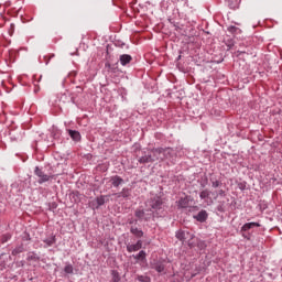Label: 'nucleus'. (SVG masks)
Masks as SVG:
<instances>
[{
  "label": "nucleus",
  "instance_id": "f257e3e1",
  "mask_svg": "<svg viewBox=\"0 0 282 282\" xmlns=\"http://www.w3.org/2000/svg\"><path fill=\"white\" fill-rule=\"evenodd\" d=\"M149 206H150V214L152 217L156 215V217L164 210V199L160 196H154L150 198L149 200Z\"/></svg>",
  "mask_w": 282,
  "mask_h": 282
},
{
  "label": "nucleus",
  "instance_id": "f03ea898",
  "mask_svg": "<svg viewBox=\"0 0 282 282\" xmlns=\"http://www.w3.org/2000/svg\"><path fill=\"white\" fill-rule=\"evenodd\" d=\"M252 228H261V224L259 223H246L241 228H240V235L243 237V239H247V241H250L252 239V234L250 230Z\"/></svg>",
  "mask_w": 282,
  "mask_h": 282
},
{
  "label": "nucleus",
  "instance_id": "7ed1b4c3",
  "mask_svg": "<svg viewBox=\"0 0 282 282\" xmlns=\"http://www.w3.org/2000/svg\"><path fill=\"white\" fill-rule=\"evenodd\" d=\"M151 162H164V152L162 151V148H154L149 150Z\"/></svg>",
  "mask_w": 282,
  "mask_h": 282
},
{
  "label": "nucleus",
  "instance_id": "20e7f679",
  "mask_svg": "<svg viewBox=\"0 0 282 282\" xmlns=\"http://www.w3.org/2000/svg\"><path fill=\"white\" fill-rule=\"evenodd\" d=\"M34 173L36 177H39V184H45V182H50V180H54V175L52 174H45L42 169L39 166L35 167Z\"/></svg>",
  "mask_w": 282,
  "mask_h": 282
},
{
  "label": "nucleus",
  "instance_id": "39448f33",
  "mask_svg": "<svg viewBox=\"0 0 282 282\" xmlns=\"http://www.w3.org/2000/svg\"><path fill=\"white\" fill-rule=\"evenodd\" d=\"M150 268L159 272V274H166V264H164V260H154L150 263Z\"/></svg>",
  "mask_w": 282,
  "mask_h": 282
},
{
  "label": "nucleus",
  "instance_id": "423d86ee",
  "mask_svg": "<svg viewBox=\"0 0 282 282\" xmlns=\"http://www.w3.org/2000/svg\"><path fill=\"white\" fill-rule=\"evenodd\" d=\"M193 237L195 236L189 231H184V230L176 231V239H178V241H188L189 248H193V245H191V239H193Z\"/></svg>",
  "mask_w": 282,
  "mask_h": 282
},
{
  "label": "nucleus",
  "instance_id": "0eeeda50",
  "mask_svg": "<svg viewBox=\"0 0 282 282\" xmlns=\"http://www.w3.org/2000/svg\"><path fill=\"white\" fill-rule=\"evenodd\" d=\"M134 217L139 219V221H151V217H153V214L148 213L144 209L138 208L134 212Z\"/></svg>",
  "mask_w": 282,
  "mask_h": 282
},
{
  "label": "nucleus",
  "instance_id": "6e6552de",
  "mask_svg": "<svg viewBox=\"0 0 282 282\" xmlns=\"http://www.w3.org/2000/svg\"><path fill=\"white\" fill-rule=\"evenodd\" d=\"M210 191L209 189H203L199 193V197L200 199H204L205 204L207 206H213L215 204V200L210 197Z\"/></svg>",
  "mask_w": 282,
  "mask_h": 282
},
{
  "label": "nucleus",
  "instance_id": "1a4fd4ad",
  "mask_svg": "<svg viewBox=\"0 0 282 282\" xmlns=\"http://www.w3.org/2000/svg\"><path fill=\"white\" fill-rule=\"evenodd\" d=\"M113 196L116 199H131V188L123 187L121 192L115 193Z\"/></svg>",
  "mask_w": 282,
  "mask_h": 282
},
{
  "label": "nucleus",
  "instance_id": "9d476101",
  "mask_svg": "<svg viewBox=\"0 0 282 282\" xmlns=\"http://www.w3.org/2000/svg\"><path fill=\"white\" fill-rule=\"evenodd\" d=\"M139 164H152L151 154L148 152H143L141 156L138 159Z\"/></svg>",
  "mask_w": 282,
  "mask_h": 282
},
{
  "label": "nucleus",
  "instance_id": "9b49d317",
  "mask_svg": "<svg viewBox=\"0 0 282 282\" xmlns=\"http://www.w3.org/2000/svg\"><path fill=\"white\" fill-rule=\"evenodd\" d=\"M194 219H196V221H199L200 224H204V221L208 219V212L202 209L196 216H194Z\"/></svg>",
  "mask_w": 282,
  "mask_h": 282
},
{
  "label": "nucleus",
  "instance_id": "f8f14e48",
  "mask_svg": "<svg viewBox=\"0 0 282 282\" xmlns=\"http://www.w3.org/2000/svg\"><path fill=\"white\" fill-rule=\"evenodd\" d=\"M110 183L112 184V186L115 188H118V186H121V184H124V178H122L118 175H115V176L110 177Z\"/></svg>",
  "mask_w": 282,
  "mask_h": 282
},
{
  "label": "nucleus",
  "instance_id": "ddd939ff",
  "mask_svg": "<svg viewBox=\"0 0 282 282\" xmlns=\"http://www.w3.org/2000/svg\"><path fill=\"white\" fill-rule=\"evenodd\" d=\"M131 61H133V57L129 54H123L120 55L119 57V63L124 67L127 65H129V63H131Z\"/></svg>",
  "mask_w": 282,
  "mask_h": 282
},
{
  "label": "nucleus",
  "instance_id": "4468645a",
  "mask_svg": "<svg viewBox=\"0 0 282 282\" xmlns=\"http://www.w3.org/2000/svg\"><path fill=\"white\" fill-rule=\"evenodd\" d=\"M142 248V240H138L134 245H127V250L129 252H138Z\"/></svg>",
  "mask_w": 282,
  "mask_h": 282
},
{
  "label": "nucleus",
  "instance_id": "2eb2a0df",
  "mask_svg": "<svg viewBox=\"0 0 282 282\" xmlns=\"http://www.w3.org/2000/svg\"><path fill=\"white\" fill-rule=\"evenodd\" d=\"M67 132L72 140H74V142H80V132H78L77 130H67Z\"/></svg>",
  "mask_w": 282,
  "mask_h": 282
},
{
  "label": "nucleus",
  "instance_id": "dca6fc26",
  "mask_svg": "<svg viewBox=\"0 0 282 282\" xmlns=\"http://www.w3.org/2000/svg\"><path fill=\"white\" fill-rule=\"evenodd\" d=\"M106 69L108 70L109 74H111V76H113V74H118V72H120V69L118 68V66L116 65H111L109 62H107L105 64Z\"/></svg>",
  "mask_w": 282,
  "mask_h": 282
},
{
  "label": "nucleus",
  "instance_id": "f3484780",
  "mask_svg": "<svg viewBox=\"0 0 282 282\" xmlns=\"http://www.w3.org/2000/svg\"><path fill=\"white\" fill-rule=\"evenodd\" d=\"M130 232H131V235L137 237V239H142V237H144V231H142L138 227H131Z\"/></svg>",
  "mask_w": 282,
  "mask_h": 282
},
{
  "label": "nucleus",
  "instance_id": "a211bd4d",
  "mask_svg": "<svg viewBox=\"0 0 282 282\" xmlns=\"http://www.w3.org/2000/svg\"><path fill=\"white\" fill-rule=\"evenodd\" d=\"M110 275H111L110 282H120V281H122V278L120 276V272H118V270H111Z\"/></svg>",
  "mask_w": 282,
  "mask_h": 282
},
{
  "label": "nucleus",
  "instance_id": "6ab92c4d",
  "mask_svg": "<svg viewBox=\"0 0 282 282\" xmlns=\"http://www.w3.org/2000/svg\"><path fill=\"white\" fill-rule=\"evenodd\" d=\"M162 151H163V161L164 160H169V158H172L173 155V149L171 148H162Z\"/></svg>",
  "mask_w": 282,
  "mask_h": 282
},
{
  "label": "nucleus",
  "instance_id": "aec40b11",
  "mask_svg": "<svg viewBox=\"0 0 282 282\" xmlns=\"http://www.w3.org/2000/svg\"><path fill=\"white\" fill-rule=\"evenodd\" d=\"M188 204H189V200L187 197L180 198V200L177 202L178 208H188Z\"/></svg>",
  "mask_w": 282,
  "mask_h": 282
},
{
  "label": "nucleus",
  "instance_id": "412c9836",
  "mask_svg": "<svg viewBox=\"0 0 282 282\" xmlns=\"http://www.w3.org/2000/svg\"><path fill=\"white\" fill-rule=\"evenodd\" d=\"M21 252H25V247H23V245H20V246H18V247H15V248L12 250L11 254H12L13 257H17V254H21Z\"/></svg>",
  "mask_w": 282,
  "mask_h": 282
},
{
  "label": "nucleus",
  "instance_id": "4be33fe9",
  "mask_svg": "<svg viewBox=\"0 0 282 282\" xmlns=\"http://www.w3.org/2000/svg\"><path fill=\"white\" fill-rule=\"evenodd\" d=\"M28 261H41V257L35 252H30L28 256Z\"/></svg>",
  "mask_w": 282,
  "mask_h": 282
},
{
  "label": "nucleus",
  "instance_id": "5701e85b",
  "mask_svg": "<svg viewBox=\"0 0 282 282\" xmlns=\"http://www.w3.org/2000/svg\"><path fill=\"white\" fill-rule=\"evenodd\" d=\"M105 195L98 196L96 198L97 208H100V206H105Z\"/></svg>",
  "mask_w": 282,
  "mask_h": 282
},
{
  "label": "nucleus",
  "instance_id": "b1692460",
  "mask_svg": "<svg viewBox=\"0 0 282 282\" xmlns=\"http://www.w3.org/2000/svg\"><path fill=\"white\" fill-rule=\"evenodd\" d=\"M134 259L138 261H144L147 259V252L144 250H141L137 256H134Z\"/></svg>",
  "mask_w": 282,
  "mask_h": 282
},
{
  "label": "nucleus",
  "instance_id": "393cba45",
  "mask_svg": "<svg viewBox=\"0 0 282 282\" xmlns=\"http://www.w3.org/2000/svg\"><path fill=\"white\" fill-rule=\"evenodd\" d=\"M44 243H46V246H54V243H56V236L45 239Z\"/></svg>",
  "mask_w": 282,
  "mask_h": 282
},
{
  "label": "nucleus",
  "instance_id": "a878e982",
  "mask_svg": "<svg viewBox=\"0 0 282 282\" xmlns=\"http://www.w3.org/2000/svg\"><path fill=\"white\" fill-rule=\"evenodd\" d=\"M210 182H212L213 188H219V186H221V181H219L217 178H210Z\"/></svg>",
  "mask_w": 282,
  "mask_h": 282
},
{
  "label": "nucleus",
  "instance_id": "bb28decb",
  "mask_svg": "<svg viewBox=\"0 0 282 282\" xmlns=\"http://www.w3.org/2000/svg\"><path fill=\"white\" fill-rule=\"evenodd\" d=\"M137 281L151 282V276H149V275H137Z\"/></svg>",
  "mask_w": 282,
  "mask_h": 282
},
{
  "label": "nucleus",
  "instance_id": "cd10ccee",
  "mask_svg": "<svg viewBox=\"0 0 282 282\" xmlns=\"http://www.w3.org/2000/svg\"><path fill=\"white\" fill-rule=\"evenodd\" d=\"M64 272H65L66 274H74V265L67 264V265L64 268Z\"/></svg>",
  "mask_w": 282,
  "mask_h": 282
},
{
  "label": "nucleus",
  "instance_id": "c85d7f7f",
  "mask_svg": "<svg viewBox=\"0 0 282 282\" xmlns=\"http://www.w3.org/2000/svg\"><path fill=\"white\" fill-rule=\"evenodd\" d=\"M217 197H226V191L219 189L214 199H217Z\"/></svg>",
  "mask_w": 282,
  "mask_h": 282
},
{
  "label": "nucleus",
  "instance_id": "c756f323",
  "mask_svg": "<svg viewBox=\"0 0 282 282\" xmlns=\"http://www.w3.org/2000/svg\"><path fill=\"white\" fill-rule=\"evenodd\" d=\"M51 58H54V54H52L51 56L50 55H45L44 56V59H45V64L48 65L50 64V59Z\"/></svg>",
  "mask_w": 282,
  "mask_h": 282
},
{
  "label": "nucleus",
  "instance_id": "7c9ffc66",
  "mask_svg": "<svg viewBox=\"0 0 282 282\" xmlns=\"http://www.w3.org/2000/svg\"><path fill=\"white\" fill-rule=\"evenodd\" d=\"M238 188L240 191H246V182L238 183Z\"/></svg>",
  "mask_w": 282,
  "mask_h": 282
},
{
  "label": "nucleus",
  "instance_id": "2f4dec72",
  "mask_svg": "<svg viewBox=\"0 0 282 282\" xmlns=\"http://www.w3.org/2000/svg\"><path fill=\"white\" fill-rule=\"evenodd\" d=\"M228 32H231V34H235V32H237V26H229L228 28Z\"/></svg>",
  "mask_w": 282,
  "mask_h": 282
},
{
  "label": "nucleus",
  "instance_id": "473e14b6",
  "mask_svg": "<svg viewBox=\"0 0 282 282\" xmlns=\"http://www.w3.org/2000/svg\"><path fill=\"white\" fill-rule=\"evenodd\" d=\"M199 246L200 248H206V243L204 241H200Z\"/></svg>",
  "mask_w": 282,
  "mask_h": 282
},
{
  "label": "nucleus",
  "instance_id": "72a5a7b5",
  "mask_svg": "<svg viewBox=\"0 0 282 282\" xmlns=\"http://www.w3.org/2000/svg\"><path fill=\"white\" fill-rule=\"evenodd\" d=\"M20 265H21V268H23L25 265V262L20 261Z\"/></svg>",
  "mask_w": 282,
  "mask_h": 282
},
{
  "label": "nucleus",
  "instance_id": "f704fd0d",
  "mask_svg": "<svg viewBox=\"0 0 282 282\" xmlns=\"http://www.w3.org/2000/svg\"><path fill=\"white\" fill-rule=\"evenodd\" d=\"M202 187H203V188H205V187H206V185H205V184H202Z\"/></svg>",
  "mask_w": 282,
  "mask_h": 282
},
{
  "label": "nucleus",
  "instance_id": "c9c22d12",
  "mask_svg": "<svg viewBox=\"0 0 282 282\" xmlns=\"http://www.w3.org/2000/svg\"><path fill=\"white\" fill-rule=\"evenodd\" d=\"M129 224H133V220H130Z\"/></svg>",
  "mask_w": 282,
  "mask_h": 282
}]
</instances>
